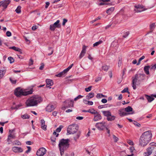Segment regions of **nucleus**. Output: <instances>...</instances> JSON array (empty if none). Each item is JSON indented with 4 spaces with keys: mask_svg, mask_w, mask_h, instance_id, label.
Here are the masks:
<instances>
[{
    "mask_svg": "<svg viewBox=\"0 0 156 156\" xmlns=\"http://www.w3.org/2000/svg\"><path fill=\"white\" fill-rule=\"evenodd\" d=\"M152 136L151 132L150 130L144 132L140 137L139 145L143 147L147 145L151 140Z\"/></svg>",
    "mask_w": 156,
    "mask_h": 156,
    "instance_id": "nucleus-1",
    "label": "nucleus"
},
{
    "mask_svg": "<svg viewBox=\"0 0 156 156\" xmlns=\"http://www.w3.org/2000/svg\"><path fill=\"white\" fill-rule=\"evenodd\" d=\"M42 101V98L37 95H34L29 98L26 102L27 107L36 106Z\"/></svg>",
    "mask_w": 156,
    "mask_h": 156,
    "instance_id": "nucleus-2",
    "label": "nucleus"
},
{
    "mask_svg": "<svg viewBox=\"0 0 156 156\" xmlns=\"http://www.w3.org/2000/svg\"><path fill=\"white\" fill-rule=\"evenodd\" d=\"M145 75L144 74H136L132 77V86L134 90L136 88V83L140 84L141 81L144 80Z\"/></svg>",
    "mask_w": 156,
    "mask_h": 156,
    "instance_id": "nucleus-3",
    "label": "nucleus"
},
{
    "mask_svg": "<svg viewBox=\"0 0 156 156\" xmlns=\"http://www.w3.org/2000/svg\"><path fill=\"white\" fill-rule=\"evenodd\" d=\"M69 139H62L60 140L58 147L61 156L64 154V151L66 150L69 147Z\"/></svg>",
    "mask_w": 156,
    "mask_h": 156,
    "instance_id": "nucleus-4",
    "label": "nucleus"
},
{
    "mask_svg": "<svg viewBox=\"0 0 156 156\" xmlns=\"http://www.w3.org/2000/svg\"><path fill=\"white\" fill-rule=\"evenodd\" d=\"M33 92V89H31L29 91H26L21 89L20 87H18L15 90L14 94L17 97H20L22 95L27 96L31 94Z\"/></svg>",
    "mask_w": 156,
    "mask_h": 156,
    "instance_id": "nucleus-5",
    "label": "nucleus"
},
{
    "mask_svg": "<svg viewBox=\"0 0 156 156\" xmlns=\"http://www.w3.org/2000/svg\"><path fill=\"white\" fill-rule=\"evenodd\" d=\"M78 127L77 125L72 124L69 125L67 129V134H73L77 132Z\"/></svg>",
    "mask_w": 156,
    "mask_h": 156,
    "instance_id": "nucleus-6",
    "label": "nucleus"
},
{
    "mask_svg": "<svg viewBox=\"0 0 156 156\" xmlns=\"http://www.w3.org/2000/svg\"><path fill=\"white\" fill-rule=\"evenodd\" d=\"M60 21L57 20L53 24L50 25V29L51 30L54 31L56 28H59L61 27V25L59 23Z\"/></svg>",
    "mask_w": 156,
    "mask_h": 156,
    "instance_id": "nucleus-7",
    "label": "nucleus"
},
{
    "mask_svg": "<svg viewBox=\"0 0 156 156\" xmlns=\"http://www.w3.org/2000/svg\"><path fill=\"white\" fill-rule=\"evenodd\" d=\"M105 124L106 123L104 122H98L96 123L95 126L100 130H103L106 127Z\"/></svg>",
    "mask_w": 156,
    "mask_h": 156,
    "instance_id": "nucleus-8",
    "label": "nucleus"
},
{
    "mask_svg": "<svg viewBox=\"0 0 156 156\" xmlns=\"http://www.w3.org/2000/svg\"><path fill=\"white\" fill-rule=\"evenodd\" d=\"M134 7L135 9L134 10L136 12H141L147 9L144 8V7L143 5H135Z\"/></svg>",
    "mask_w": 156,
    "mask_h": 156,
    "instance_id": "nucleus-9",
    "label": "nucleus"
},
{
    "mask_svg": "<svg viewBox=\"0 0 156 156\" xmlns=\"http://www.w3.org/2000/svg\"><path fill=\"white\" fill-rule=\"evenodd\" d=\"M46 149L44 147H42L38 150L36 154L38 156H43L46 154Z\"/></svg>",
    "mask_w": 156,
    "mask_h": 156,
    "instance_id": "nucleus-10",
    "label": "nucleus"
},
{
    "mask_svg": "<svg viewBox=\"0 0 156 156\" xmlns=\"http://www.w3.org/2000/svg\"><path fill=\"white\" fill-rule=\"evenodd\" d=\"M155 147L150 146L147 149V152L144 153V154L145 156H148L152 153V151L154 150Z\"/></svg>",
    "mask_w": 156,
    "mask_h": 156,
    "instance_id": "nucleus-11",
    "label": "nucleus"
},
{
    "mask_svg": "<svg viewBox=\"0 0 156 156\" xmlns=\"http://www.w3.org/2000/svg\"><path fill=\"white\" fill-rule=\"evenodd\" d=\"M119 113L120 116L122 117L129 114H133L134 113V111H133L131 113H126L125 112L123 109H121L119 110Z\"/></svg>",
    "mask_w": 156,
    "mask_h": 156,
    "instance_id": "nucleus-12",
    "label": "nucleus"
},
{
    "mask_svg": "<svg viewBox=\"0 0 156 156\" xmlns=\"http://www.w3.org/2000/svg\"><path fill=\"white\" fill-rule=\"evenodd\" d=\"M10 2L11 1L10 0H4L0 2V4L1 6L3 7L4 9H6Z\"/></svg>",
    "mask_w": 156,
    "mask_h": 156,
    "instance_id": "nucleus-13",
    "label": "nucleus"
},
{
    "mask_svg": "<svg viewBox=\"0 0 156 156\" xmlns=\"http://www.w3.org/2000/svg\"><path fill=\"white\" fill-rule=\"evenodd\" d=\"M56 108L55 106L52 105H49L46 107V111L47 112H51L53 111Z\"/></svg>",
    "mask_w": 156,
    "mask_h": 156,
    "instance_id": "nucleus-14",
    "label": "nucleus"
},
{
    "mask_svg": "<svg viewBox=\"0 0 156 156\" xmlns=\"http://www.w3.org/2000/svg\"><path fill=\"white\" fill-rule=\"evenodd\" d=\"M12 150L15 153L22 152L23 151L22 148L17 147H13L12 148Z\"/></svg>",
    "mask_w": 156,
    "mask_h": 156,
    "instance_id": "nucleus-15",
    "label": "nucleus"
},
{
    "mask_svg": "<svg viewBox=\"0 0 156 156\" xmlns=\"http://www.w3.org/2000/svg\"><path fill=\"white\" fill-rule=\"evenodd\" d=\"M86 47L85 45H83L82 48V50L79 56V58L80 59L82 58L86 52Z\"/></svg>",
    "mask_w": 156,
    "mask_h": 156,
    "instance_id": "nucleus-16",
    "label": "nucleus"
},
{
    "mask_svg": "<svg viewBox=\"0 0 156 156\" xmlns=\"http://www.w3.org/2000/svg\"><path fill=\"white\" fill-rule=\"evenodd\" d=\"M46 87H49L50 88H51L50 87L53 84V81L51 80L47 79L46 80Z\"/></svg>",
    "mask_w": 156,
    "mask_h": 156,
    "instance_id": "nucleus-17",
    "label": "nucleus"
},
{
    "mask_svg": "<svg viewBox=\"0 0 156 156\" xmlns=\"http://www.w3.org/2000/svg\"><path fill=\"white\" fill-rule=\"evenodd\" d=\"M41 127L42 129L44 130H47V125L45 124V121L44 119H42L41 120Z\"/></svg>",
    "mask_w": 156,
    "mask_h": 156,
    "instance_id": "nucleus-18",
    "label": "nucleus"
},
{
    "mask_svg": "<svg viewBox=\"0 0 156 156\" xmlns=\"http://www.w3.org/2000/svg\"><path fill=\"white\" fill-rule=\"evenodd\" d=\"M96 115L94 116V118L93 119L94 120V121H97L101 119L102 117L101 115L98 113H98L96 114Z\"/></svg>",
    "mask_w": 156,
    "mask_h": 156,
    "instance_id": "nucleus-19",
    "label": "nucleus"
},
{
    "mask_svg": "<svg viewBox=\"0 0 156 156\" xmlns=\"http://www.w3.org/2000/svg\"><path fill=\"white\" fill-rule=\"evenodd\" d=\"M66 103H68V107H73L74 105V102L73 100H67L65 101Z\"/></svg>",
    "mask_w": 156,
    "mask_h": 156,
    "instance_id": "nucleus-20",
    "label": "nucleus"
},
{
    "mask_svg": "<svg viewBox=\"0 0 156 156\" xmlns=\"http://www.w3.org/2000/svg\"><path fill=\"white\" fill-rule=\"evenodd\" d=\"M150 68V66H145L144 67V72L147 75H149V70Z\"/></svg>",
    "mask_w": 156,
    "mask_h": 156,
    "instance_id": "nucleus-21",
    "label": "nucleus"
},
{
    "mask_svg": "<svg viewBox=\"0 0 156 156\" xmlns=\"http://www.w3.org/2000/svg\"><path fill=\"white\" fill-rule=\"evenodd\" d=\"M102 112L105 116H107V117L111 116V113L109 111H102Z\"/></svg>",
    "mask_w": 156,
    "mask_h": 156,
    "instance_id": "nucleus-22",
    "label": "nucleus"
},
{
    "mask_svg": "<svg viewBox=\"0 0 156 156\" xmlns=\"http://www.w3.org/2000/svg\"><path fill=\"white\" fill-rule=\"evenodd\" d=\"M145 97L147 100L149 102H151L154 99V98L152 97H151L147 95H145Z\"/></svg>",
    "mask_w": 156,
    "mask_h": 156,
    "instance_id": "nucleus-23",
    "label": "nucleus"
},
{
    "mask_svg": "<svg viewBox=\"0 0 156 156\" xmlns=\"http://www.w3.org/2000/svg\"><path fill=\"white\" fill-rule=\"evenodd\" d=\"M94 93L93 92H91L88 94L86 96L87 98V99H90L93 98L94 96Z\"/></svg>",
    "mask_w": 156,
    "mask_h": 156,
    "instance_id": "nucleus-24",
    "label": "nucleus"
},
{
    "mask_svg": "<svg viewBox=\"0 0 156 156\" xmlns=\"http://www.w3.org/2000/svg\"><path fill=\"white\" fill-rule=\"evenodd\" d=\"M6 71V69H4L0 70V78H2L4 76Z\"/></svg>",
    "mask_w": 156,
    "mask_h": 156,
    "instance_id": "nucleus-25",
    "label": "nucleus"
},
{
    "mask_svg": "<svg viewBox=\"0 0 156 156\" xmlns=\"http://www.w3.org/2000/svg\"><path fill=\"white\" fill-rule=\"evenodd\" d=\"M114 7H113L110 8L107 10L106 13L108 14H110L114 11Z\"/></svg>",
    "mask_w": 156,
    "mask_h": 156,
    "instance_id": "nucleus-26",
    "label": "nucleus"
},
{
    "mask_svg": "<svg viewBox=\"0 0 156 156\" xmlns=\"http://www.w3.org/2000/svg\"><path fill=\"white\" fill-rule=\"evenodd\" d=\"M83 102L86 104L89 105H92L93 104V102L92 101H87V100H83Z\"/></svg>",
    "mask_w": 156,
    "mask_h": 156,
    "instance_id": "nucleus-27",
    "label": "nucleus"
},
{
    "mask_svg": "<svg viewBox=\"0 0 156 156\" xmlns=\"http://www.w3.org/2000/svg\"><path fill=\"white\" fill-rule=\"evenodd\" d=\"M125 111L127 112H129L133 111V108L131 107L128 106L125 108Z\"/></svg>",
    "mask_w": 156,
    "mask_h": 156,
    "instance_id": "nucleus-28",
    "label": "nucleus"
},
{
    "mask_svg": "<svg viewBox=\"0 0 156 156\" xmlns=\"http://www.w3.org/2000/svg\"><path fill=\"white\" fill-rule=\"evenodd\" d=\"M115 118V117L114 116H110L107 118V120L108 121H112L114 120Z\"/></svg>",
    "mask_w": 156,
    "mask_h": 156,
    "instance_id": "nucleus-29",
    "label": "nucleus"
},
{
    "mask_svg": "<svg viewBox=\"0 0 156 156\" xmlns=\"http://www.w3.org/2000/svg\"><path fill=\"white\" fill-rule=\"evenodd\" d=\"M9 48L13 49L16 51H18L20 52V53H22L21 50L20 48H18L16 47L15 46H13L10 47Z\"/></svg>",
    "mask_w": 156,
    "mask_h": 156,
    "instance_id": "nucleus-30",
    "label": "nucleus"
},
{
    "mask_svg": "<svg viewBox=\"0 0 156 156\" xmlns=\"http://www.w3.org/2000/svg\"><path fill=\"white\" fill-rule=\"evenodd\" d=\"M109 68V66L106 65H104L102 67V69L105 71H107Z\"/></svg>",
    "mask_w": 156,
    "mask_h": 156,
    "instance_id": "nucleus-31",
    "label": "nucleus"
},
{
    "mask_svg": "<svg viewBox=\"0 0 156 156\" xmlns=\"http://www.w3.org/2000/svg\"><path fill=\"white\" fill-rule=\"evenodd\" d=\"M12 145H21V143L18 140H16L12 142Z\"/></svg>",
    "mask_w": 156,
    "mask_h": 156,
    "instance_id": "nucleus-32",
    "label": "nucleus"
},
{
    "mask_svg": "<svg viewBox=\"0 0 156 156\" xmlns=\"http://www.w3.org/2000/svg\"><path fill=\"white\" fill-rule=\"evenodd\" d=\"M103 42V41L101 40H99L97 42L93 44V47L97 46L101 44Z\"/></svg>",
    "mask_w": 156,
    "mask_h": 156,
    "instance_id": "nucleus-33",
    "label": "nucleus"
},
{
    "mask_svg": "<svg viewBox=\"0 0 156 156\" xmlns=\"http://www.w3.org/2000/svg\"><path fill=\"white\" fill-rule=\"evenodd\" d=\"M65 74H64L63 72L62 71L58 74L56 75V76L58 77H62L64 76H65Z\"/></svg>",
    "mask_w": 156,
    "mask_h": 156,
    "instance_id": "nucleus-34",
    "label": "nucleus"
},
{
    "mask_svg": "<svg viewBox=\"0 0 156 156\" xmlns=\"http://www.w3.org/2000/svg\"><path fill=\"white\" fill-rule=\"evenodd\" d=\"M21 6H18L16 9L15 10V11L17 13H20L21 12Z\"/></svg>",
    "mask_w": 156,
    "mask_h": 156,
    "instance_id": "nucleus-35",
    "label": "nucleus"
},
{
    "mask_svg": "<svg viewBox=\"0 0 156 156\" xmlns=\"http://www.w3.org/2000/svg\"><path fill=\"white\" fill-rule=\"evenodd\" d=\"M21 117L23 119H29L30 118V116L27 114H26L21 115Z\"/></svg>",
    "mask_w": 156,
    "mask_h": 156,
    "instance_id": "nucleus-36",
    "label": "nucleus"
},
{
    "mask_svg": "<svg viewBox=\"0 0 156 156\" xmlns=\"http://www.w3.org/2000/svg\"><path fill=\"white\" fill-rule=\"evenodd\" d=\"M155 27V23H153L151 24L150 25V29L151 31L153 30Z\"/></svg>",
    "mask_w": 156,
    "mask_h": 156,
    "instance_id": "nucleus-37",
    "label": "nucleus"
},
{
    "mask_svg": "<svg viewBox=\"0 0 156 156\" xmlns=\"http://www.w3.org/2000/svg\"><path fill=\"white\" fill-rule=\"evenodd\" d=\"M8 137H9L10 139L11 138L12 139H15L16 137V136L15 134L12 133H11L10 134H9V135H8Z\"/></svg>",
    "mask_w": 156,
    "mask_h": 156,
    "instance_id": "nucleus-38",
    "label": "nucleus"
},
{
    "mask_svg": "<svg viewBox=\"0 0 156 156\" xmlns=\"http://www.w3.org/2000/svg\"><path fill=\"white\" fill-rule=\"evenodd\" d=\"M105 96L103 95L102 94L100 93L98 94L96 96V97L98 98H101L103 97H104Z\"/></svg>",
    "mask_w": 156,
    "mask_h": 156,
    "instance_id": "nucleus-39",
    "label": "nucleus"
},
{
    "mask_svg": "<svg viewBox=\"0 0 156 156\" xmlns=\"http://www.w3.org/2000/svg\"><path fill=\"white\" fill-rule=\"evenodd\" d=\"M145 58V56L144 55L142 56L141 58H140L138 62L136 64L137 65H139L140 64V61L144 59Z\"/></svg>",
    "mask_w": 156,
    "mask_h": 156,
    "instance_id": "nucleus-40",
    "label": "nucleus"
},
{
    "mask_svg": "<svg viewBox=\"0 0 156 156\" xmlns=\"http://www.w3.org/2000/svg\"><path fill=\"white\" fill-rule=\"evenodd\" d=\"M8 59L10 63H13L14 61V60L13 58L12 57H9L8 58Z\"/></svg>",
    "mask_w": 156,
    "mask_h": 156,
    "instance_id": "nucleus-41",
    "label": "nucleus"
},
{
    "mask_svg": "<svg viewBox=\"0 0 156 156\" xmlns=\"http://www.w3.org/2000/svg\"><path fill=\"white\" fill-rule=\"evenodd\" d=\"M63 127V126L62 125H60L59 127L57 128L56 131V132L59 133L60 132L62 129Z\"/></svg>",
    "mask_w": 156,
    "mask_h": 156,
    "instance_id": "nucleus-42",
    "label": "nucleus"
},
{
    "mask_svg": "<svg viewBox=\"0 0 156 156\" xmlns=\"http://www.w3.org/2000/svg\"><path fill=\"white\" fill-rule=\"evenodd\" d=\"M133 124L136 126L140 127V126L141 125L139 123H138L137 122L134 121L133 122Z\"/></svg>",
    "mask_w": 156,
    "mask_h": 156,
    "instance_id": "nucleus-43",
    "label": "nucleus"
},
{
    "mask_svg": "<svg viewBox=\"0 0 156 156\" xmlns=\"http://www.w3.org/2000/svg\"><path fill=\"white\" fill-rule=\"evenodd\" d=\"M92 86H90L88 88H86L85 89V90L86 92H89L91 90Z\"/></svg>",
    "mask_w": 156,
    "mask_h": 156,
    "instance_id": "nucleus-44",
    "label": "nucleus"
},
{
    "mask_svg": "<svg viewBox=\"0 0 156 156\" xmlns=\"http://www.w3.org/2000/svg\"><path fill=\"white\" fill-rule=\"evenodd\" d=\"M83 97V96H82L80 95H79L78 96H77V97H76L74 98V100L75 101H76L77 100L82 98V97Z\"/></svg>",
    "mask_w": 156,
    "mask_h": 156,
    "instance_id": "nucleus-45",
    "label": "nucleus"
},
{
    "mask_svg": "<svg viewBox=\"0 0 156 156\" xmlns=\"http://www.w3.org/2000/svg\"><path fill=\"white\" fill-rule=\"evenodd\" d=\"M113 138L114 140V141L115 142H117L119 140V138L114 135H113Z\"/></svg>",
    "mask_w": 156,
    "mask_h": 156,
    "instance_id": "nucleus-46",
    "label": "nucleus"
},
{
    "mask_svg": "<svg viewBox=\"0 0 156 156\" xmlns=\"http://www.w3.org/2000/svg\"><path fill=\"white\" fill-rule=\"evenodd\" d=\"M9 80L12 84H15L16 83V80H13L11 78H10Z\"/></svg>",
    "mask_w": 156,
    "mask_h": 156,
    "instance_id": "nucleus-47",
    "label": "nucleus"
},
{
    "mask_svg": "<svg viewBox=\"0 0 156 156\" xmlns=\"http://www.w3.org/2000/svg\"><path fill=\"white\" fill-rule=\"evenodd\" d=\"M51 49V52L50 53H49L48 54V55H52L53 53V50L52 49V48L51 47H49L48 48V50H50Z\"/></svg>",
    "mask_w": 156,
    "mask_h": 156,
    "instance_id": "nucleus-48",
    "label": "nucleus"
},
{
    "mask_svg": "<svg viewBox=\"0 0 156 156\" xmlns=\"http://www.w3.org/2000/svg\"><path fill=\"white\" fill-rule=\"evenodd\" d=\"M80 136V133H78L76 136L74 137V140L75 141H76L79 138Z\"/></svg>",
    "mask_w": 156,
    "mask_h": 156,
    "instance_id": "nucleus-49",
    "label": "nucleus"
},
{
    "mask_svg": "<svg viewBox=\"0 0 156 156\" xmlns=\"http://www.w3.org/2000/svg\"><path fill=\"white\" fill-rule=\"evenodd\" d=\"M129 32H126L122 36V37L124 38L126 37L127 36L129 35Z\"/></svg>",
    "mask_w": 156,
    "mask_h": 156,
    "instance_id": "nucleus-50",
    "label": "nucleus"
},
{
    "mask_svg": "<svg viewBox=\"0 0 156 156\" xmlns=\"http://www.w3.org/2000/svg\"><path fill=\"white\" fill-rule=\"evenodd\" d=\"M41 66L40 67L39 69L40 70H42L44 68V65L43 63H41Z\"/></svg>",
    "mask_w": 156,
    "mask_h": 156,
    "instance_id": "nucleus-51",
    "label": "nucleus"
},
{
    "mask_svg": "<svg viewBox=\"0 0 156 156\" xmlns=\"http://www.w3.org/2000/svg\"><path fill=\"white\" fill-rule=\"evenodd\" d=\"M90 112H93V113H91L92 114H96L97 113H98V112L96 111H95L94 109H92L91 110H90Z\"/></svg>",
    "mask_w": 156,
    "mask_h": 156,
    "instance_id": "nucleus-52",
    "label": "nucleus"
},
{
    "mask_svg": "<svg viewBox=\"0 0 156 156\" xmlns=\"http://www.w3.org/2000/svg\"><path fill=\"white\" fill-rule=\"evenodd\" d=\"M67 22V20L66 19H63V21L62 23V25L63 26H64L65 24V23Z\"/></svg>",
    "mask_w": 156,
    "mask_h": 156,
    "instance_id": "nucleus-53",
    "label": "nucleus"
},
{
    "mask_svg": "<svg viewBox=\"0 0 156 156\" xmlns=\"http://www.w3.org/2000/svg\"><path fill=\"white\" fill-rule=\"evenodd\" d=\"M128 90V89L127 87L126 88H125L122 91V93H124L125 92H127Z\"/></svg>",
    "mask_w": 156,
    "mask_h": 156,
    "instance_id": "nucleus-54",
    "label": "nucleus"
},
{
    "mask_svg": "<svg viewBox=\"0 0 156 156\" xmlns=\"http://www.w3.org/2000/svg\"><path fill=\"white\" fill-rule=\"evenodd\" d=\"M6 34L7 36L10 37L11 35V33L9 31H7L6 33Z\"/></svg>",
    "mask_w": 156,
    "mask_h": 156,
    "instance_id": "nucleus-55",
    "label": "nucleus"
},
{
    "mask_svg": "<svg viewBox=\"0 0 156 156\" xmlns=\"http://www.w3.org/2000/svg\"><path fill=\"white\" fill-rule=\"evenodd\" d=\"M27 147L28 148L27 150L26 151V153H28L30 152L31 151V147L30 146H27Z\"/></svg>",
    "mask_w": 156,
    "mask_h": 156,
    "instance_id": "nucleus-56",
    "label": "nucleus"
},
{
    "mask_svg": "<svg viewBox=\"0 0 156 156\" xmlns=\"http://www.w3.org/2000/svg\"><path fill=\"white\" fill-rule=\"evenodd\" d=\"M82 112H89V113H93V112H90V109H88V110H83L82 111Z\"/></svg>",
    "mask_w": 156,
    "mask_h": 156,
    "instance_id": "nucleus-57",
    "label": "nucleus"
},
{
    "mask_svg": "<svg viewBox=\"0 0 156 156\" xmlns=\"http://www.w3.org/2000/svg\"><path fill=\"white\" fill-rule=\"evenodd\" d=\"M101 102L103 103H105L107 102V100L106 99L103 98L101 100Z\"/></svg>",
    "mask_w": 156,
    "mask_h": 156,
    "instance_id": "nucleus-58",
    "label": "nucleus"
},
{
    "mask_svg": "<svg viewBox=\"0 0 156 156\" xmlns=\"http://www.w3.org/2000/svg\"><path fill=\"white\" fill-rule=\"evenodd\" d=\"M149 145L151 146H156V143H155L154 142H152L150 143Z\"/></svg>",
    "mask_w": 156,
    "mask_h": 156,
    "instance_id": "nucleus-59",
    "label": "nucleus"
},
{
    "mask_svg": "<svg viewBox=\"0 0 156 156\" xmlns=\"http://www.w3.org/2000/svg\"><path fill=\"white\" fill-rule=\"evenodd\" d=\"M101 77H98L95 80V82H98L101 80Z\"/></svg>",
    "mask_w": 156,
    "mask_h": 156,
    "instance_id": "nucleus-60",
    "label": "nucleus"
},
{
    "mask_svg": "<svg viewBox=\"0 0 156 156\" xmlns=\"http://www.w3.org/2000/svg\"><path fill=\"white\" fill-rule=\"evenodd\" d=\"M56 138H55L54 137H51V140L53 142H55V141Z\"/></svg>",
    "mask_w": 156,
    "mask_h": 156,
    "instance_id": "nucleus-61",
    "label": "nucleus"
},
{
    "mask_svg": "<svg viewBox=\"0 0 156 156\" xmlns=\"http://www.w3.org/2000/svg\"><path fill=\"white\" fill-rule=\"evenodd\" d=\"M156 69V64L152 66L151 68V69Z\"/></svg>",
    "mask_w": 156,
    "mask_h": 156,
    "instance_id": "nucleus-62",
    "label": "nucleus"
},
{
    "mask_svg": "<svg viewBox=\"0 0 156 156\" xmlns=\"http://www.w3.org/2000/svg\"><path fill=\"white\" fill-rule=\"evenodd\" d=\"M33 60H32L31 59H30V62H29V65L30 66H31L33 64Z\"/></svg>",
    "mask_w": 156,
    "mask_h": 156,
    "instance_id": "nucleus-63",
    "label": "nucleus"
},
{
    "mask_svg": "<svg viewBox=\"0 0 156 156\" xmlns=\"http://www.w3.org/2000/svg\"><path fill=\"white\" fill-rule=\"evenodd\" d=\"M37 27L36 25L33 26L32 27V29L33 30H35L37 29Z\"/></svg>",
    "mask_w": 156,
    "mask_h": 156,
    "instance_id": "nucleus-64",
    "label": "nucleus"
}]
</instances>
